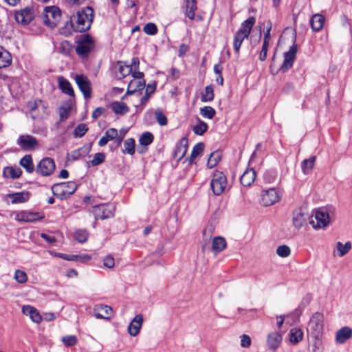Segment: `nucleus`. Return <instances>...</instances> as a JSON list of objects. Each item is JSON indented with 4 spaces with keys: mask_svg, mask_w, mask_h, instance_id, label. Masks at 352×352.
<instances>
[{
    "mask_svg": "<svg viewBox=\"0 0 352 352\" xmlns=\"http://www.w3.org/2000/svg\"><path fill=\"white\" fill-rule=\"evenodd\" d=\"M334 214L335 208L331 206L316 208L310 215L309 223L315 230L324 229L329 225Z\"/></svg>",
    "mask_w": 352,
    "mask_h": 352,
    "instance_id": "nucleus-1",
    "label": "nucleus"
},
{
    "mask_svg": "<svg viewBox=\"0 0 352 352\" xmlns=\"http://www.w3.org/2000/svg\"><path fill=\"white\" fill-rule=\"evenodd\" d=\"M93 19V9L91 7H87L72 16L71 19L72 25L76 31L85 32L90 28Z\"/></svg>",
    "mask_w": 352,
    "mask_h": 352,
    "instance_id": "nucleus-2",
    "label": "nucleus"
},
{
    "mask_svg": "<svg viewBox=\"0 0 352 352\" xmlns=\"http://www.w3.org/2000/svg\"><path fill=\"white\" fill-rule=\"evenodd\" d=\"M255 23V18L250 16L244 21L233 38V48L239 54L240 47L244 39L248 38L251 30Z\"/></svg>",
    "mask_w": 352,
    "mask_h": 352,
    "instance_id": "nucleus-3",
    "label": "nucleus"
},
{
    "mask_svg": "<svg viewBox=\"0 0 352 352\" xmlns=\"http://www.w3.org/2000/svg\"><path fill=\"white\" fill-rule=\"evenodd\" d=\"M77 189L74 182H63L52 186V190L56 198H67L70 197Z\"/></svg>",
    "mask_w": 352,
    "mask_h": 352,
    "instance_id": "nucleus-4",
    "label": "nucleus"
},
{
    "mask_svg": "<svg viewBox=\"0 0 352 352\" xmlns=\"http://www.w3.org/2000/svg\"><path fill=\"white\" fill-rule=\"evenodd\" d=\"M210 186L214 195L220 196L227 189L228 182L226 175L221 172H215L212 175Z\"/></svg>",
    "mask_w": 352,
    "mask_h": 352,
    "instance_id": "nucleus-5",
    "label": "nucleus"
},
{
    "mask_svg": "<svg viewBox=\"0 0 352 352\" xmlns=\"http://www.w3.org/2000/svg\"><path fill=\"white\" fill-rule=\"evenodd\" d=\"M310 214L305 206L298 207L292 213V225L296 229L305 226L309 221Z\"/></svg>",
    "mask_w": 352,
    "mask_h": 352,
    "instance_id": "nucleus-6",
    "label": "nucleus"
},
{
    "mask_svg": "<svg viewBox=\"0 0 352 352\" xmlns=\"http://www.w3.org/2000/svg\"><path fill=\"white\" fill-rule=\"evenodd\" d=\"M60 19V10L56 6L45 7L43 13V21L49 27H54Z\"/></svg>",
    "mask_w": 352,
    "mask_h": 352,
    "instance_id": "nucleus-7",
    "label": "nucleus"
},
{
    "mask_svg": "<svg viewBox=\"0 0 352 352\" xmlns=\"http://www.w3.org/2000/svg\"><path fill=\"white\" fill-rule=\"evenodd\" d=\"M94 48L92 38L88 36H83L77 43L76 52L81 58H85Z\"/></svg>",
    "mask_w": 352,
    "mask_h": 352,
    "instance_id": "nucleus-8",
    "label": "nucleus"
},
{
    "mask_svg": "<svg viewBox=\"0 0 352 352\" xmlns=\"http://www.w3.org/2000/svg\"><path fill=\"white\" fill-rule=\"evenodd\" d=\"M295 40L296 37H294V43L289 50L284 53V60L280 67V70L282 72H287L293 66L297 52V45L295 44Z\"/></svg>",
    "mask_w": 352,
    "mask_h": 352,
    "instance_id": "nucleus-9",
    "label": "nucleus"
},
{
    "mask_svg": "<svg viewBox=\"0 0 352 352\" xmlns=\"http://www.w3.org/2000/svg\"><path fill=\"white\" fill-rule=\"evenodd\" d=\"M43 212H31L28 210L18 211L15 212V220L23 222H34L44 219Z\"/></svg>",
    "mask_w": 352,
    "mask_h": 352,
    "instance_id": "nucleus-10",
    "label": "nucleus"
},
{
    "mask_svg": "<svg viewBox=\"0 0 352 352\" xmlns=\"http://www.w3.org/2000/svg\"><path fill=\"white\" fill-rule=\"evenodd\" d=\"M115 209V206L111 204H100L94 208L93 212L96 219H104L112 217Z\"/></svg>",
    "mask_w": 352,
    "mask_h": 352,
    "instance_id": "nucleus-11",
    "label": "nucleus"
},
{
    "mask_svg": "<svg viewBox=\"0 0 352 352\" xmlns=\"http://www.w3.org/2000/svg\"><path fill=\"white\" fill-rule=\"evenodd\" d=\"M55 169L54 161L50 157L43 158L36 166L37 173L43 176L51 175Z\"/></svg>",
    "mask_w": 352,
    "mask_h": 352,
    "instance_id": "nucleus-12",
    "label": "nucleus"
},
{
    "mask_svg": "<svg viewBox=\"0 0 352 352\" xmlns=\"http://www.w3.org/2000/svg\"><path fill=\"white\" fill-rule=\"evenodd\" d=\"M17 144L25 151H32L38 146L36 138L30 135H21L16 141Z\"/></svg>",
    "mask_w": 352,
    "mask_h": 352,
    "instance_id": "nucleus-13",
    "label": "nucleus"
},
{
    "mask_svg": "<svg viewBox=\"0 0 352 352\" xmlns=\"http://www.w3.org/2000/svg\"><path fill=\"white\" fill-rule=\"evenodd\" d=\"M75 81L85 98H90L91 96V82L87 77L84 75H76Z\"/></svg>",
    "mask_w": 352,
    "mask_h": 352,
    "instance_id": "nucleus-14",
    "label": "nucleus"
},
{
    "mask_svg": "<svg viewBox=\"0 0 352 352\" xmlns=\"http://www.w3.org/2000/svg\"><path fill=\"white\" fill-rule=\"evenodd\" d=\"M323 315L320 313H315L309 322V328L316 336L320 333L323 329Z\"/></svg>",
    "mask_w": 352,
    "mask_h": 352,
    "instance_id": "nucleus-15",
    "label": "nucleus"
},
{
    "mask_svg": "<svg viewBox=\"0 0 352 352\" xmlns=\"http://www.w3.org/2000/svg\"><path fill=\"white\" fill-rule=\"evenodd\" d=\"M34 11L30 8H25L15 14V20L18 23L26 25L34 18Z\"/></svg>",
    "mask_w": 352,
    "mask_h": 352,
    "instance_id": "nucleus-16",
    "label": "nucleus"
},
{
    "mask_svg": "<svg viewBox=\"0 0 352 352\" xmlns=\"http://www.w3.org/2000/svg\"><path fill=\"white\" fill-rule=\"evenodd\" d=\"M112 314V308L107 305H98L94 308V315L98 319L110 320Z\"/></svg>",
    "mask_w": 352,
    "mask_h": 352,
    "instance_id": "nucleus-17",
    "label": "nucleus"
},
{
    "mask_svg": "<svg viewBox=\"0 0 352 352\" xmlns=\"http://www.w3.org/2000/svg\"><path fill=\"white\" fill-rule=\"evenodd\" d=\"M143 323L142 314L136 315L128 327V333L131 336H136L139 334Z\"/></svg>",
    "mask_w": 352,
    "mask_h": 352,
    "instance_id": "nucleus-18",
    "label": "nucleus"
},
{
    "mask_svg": "<svg viewBox=\"0 0 352 352\" xmlns=\"http://www.w3.org/2000/svg\"><path fill=\"white\" fill-rule=\"evenodd\" d=\"M22 313L29 316L31 320L36 324H39L42 321L43 318L38 311L31 305H23L22 307Z\"/></svg>",
    "mask_w": 352,
    "mask_h": 352,
    "instance_id": "nucleus-19",
    "label": "nucleus"
},
{
    "mask_svg": "<svg viewBox=\"0 0 352 352\" xmlns=\"http://www.w3.org/2000/svg\"><path fill=\"white\" fill-rule=\"evenodd\" d=\"M188 140L186 138H183L176 145L173 155L177 161L181 160L186 155L188 151Z\"/></svg>",
    "mask_w": 352,
    "mask_h": 352,
    "instance_id": "nucleus-20",
    "label": "nucleus"
},
{
    "mask_svg": "<svg viewBox=\"0 0 352 352\" xmlns=\"http://www.w3.org/2000/svg\"><path fill=\"white\" fill-rule=\"evenodd\" d=\"M111 140H114L118 144V130L115 128H109L106 131L104 135L100 139L98 145L104 146Z\"/></svg>",
    "mask_w": 352,
    "mask_h": 352,
    "instance_id": "nucleus-21",
    "label": "nucleus"
},
{
    "mask_svg": "<svg viewBox=\"0 0 352 352\" xmlns=\"http://www.w3.org/2000/svg\"><path fill=\"white\" fill-rule=\"evenodd\" d=\"M226 246L227 243L224 237L216 236L212 241L211 251L216 254L223 251Z\"/></svg>",
    "mask_w": 352,
    "mask_h": 352,
    "instance_id": "nucleus-22",
    "label": "nucleus"
},
{
    "mask_svg": "<svg viewBox=\"0 0 352 352\" xmlns=\"http://www.w3.org/2000/svg\"><path fill=\"white\" fill-rule=\"evenodd\" d=\"M184 8L185 10V16L190 20L195 19V11L197 10L196 0H184Z\"/></svg>",
    "mask_w": 352,
    "mask_h": 352,
    "instance_id": "nucleus-23",
    "label": "nucleus"
},
{
    "mask_svg": "<svg viewBox=\"0 0 352 352\" xmlns=\"http://www.w3.org/2000/svg\"><path fill=\"white\" fill-rule=\"evenodd\" d=\"M352 336V329L344 327L339 329L336 336V340L338 343L343 344Z\"/></svg>",
    "mask_w": 352,
    "mask_h": 352,
    "instance_id": "nucleus-24",
    "label": "nucleus"
},
{
    "mask_svg": "<svg viewBox=\"0 0 352 352\" xmlns=\"http://www.w3.org/2000/svg\"><path fill=\"white\" fill-rule=\"evenodd\" d=\"M282 341V336L277 332H272L267 336V345L272 350L276 349Z\"/></svg>",
    "mask_w": 352,
    "mask_h": 352,
    "instance_id": "nucleus-25",
    "label": "nucleus"
},
{
    "mask_svg": "<svg viewBox=\"0 0 352 352\" xmlns=\"http://www.w3.org/2000/svg\"><path fill=\"white\" fill-rule=\"evenodd\" d=\"M256 179V173L253 168L246 170L241 176V183L244 186H250Z\"/></svg>",
    "mask_w": 352,
    "mask_h": 352,
    "instance_id": "nucleus-26",
    "label": "nucleus"
},
{
    "mask_svg": "<svg viewBox=\"0 0 352 352\" xmlns=\"http://www.w3.org/2000/svg\"><path fill=\"white\" fill-rule=\"evenodd\" d=\"M325 18L320 14H316L313 15L310 20V25L312 30L315 32H318L322 30Z\"/></svg>",
    "mask_w": 352,
    "mask_h": 352,
    "instance_id": "nucleus-27",
    "label": "nucleus"
},
{
    "mask_svg": "<svg viewBox=\"0 0 352 352\" xmlns=\"http://www.w3.org/2000/svg\"><path fill=\"white\" fill-rule=\"evenodd\" d=\"M145 87V80L132 79L128 84L127 93L133 94L138 91L142 90Z\"/></svg>",
    "mask_w": 352,
    "mask_h": 352,
    "instance_id": "nucleus-28",
    "label": "nucleus"
},
{
    "mask_svg": "<svg viewBox=\"0 0 352 352\" xmlns=\"http://www.w3.org/2000/svg\"><path fill=\"white\" fill-rule=\"evenodd\" d=\"M22 173L21 168L18 166H7L3 170V175L6 178L17 179Z\"/></svg>",
    "mask_w": 352,
    "mask_h": 352,
    "instance_id": "nucleus-29",
    "label": "nucleus"
},
{
    "mask_svg": "<svg viewBox=\"0 0 352 352\" xmlns=\"http://www.w3.org/2000/svg\"><path fill=\"white\" fill-rule=\"evenodd\" d=\"M11 63V54L3 47H0V69L9 67Z\"/></svg>",
    "mask_w": 352,
    "mask_h": 352,
    "instance_id": "nucleus-30",
    "label": "nucleus"
},
{
    "mask_svg": "<svg viewBox=\"0 0 352 352\" xmlns=\"http://www.w3.org/2000/svg\"><path fill=\"white\" fill-rule=\"evenodd\" d=\"M110 108L116 113L124 115L129 111L127 105L122 101L113 102L110 104Z\"/></svg>",
    "mask_w": 352,
    "mask_h": 352,
    "instance_id": "nucleus-31",
    "label": "nucleus"
},
{
    "mask_svg": "<svg viewBox=\"0 0 352 352\" xmlns=\"http://www.w3.org/2000/svg\"><path fill=\"white\" fill-rule=\"evenodd\" d=\"M261 196L263 197H268L271 198H281L283 196V192L282 189L278 187L270 188L263 190Z\"/></svg>",
    "mask_w": 352,
    "mask_h": 352,
    "instance_id": "nucleus-32",
    "label": "nucleus"
},
{
    "mask_svg": "<svg viewBox=\"0 0 352 352\" xmlns=\"http://www.w3.org/2000/svg\"><path fill=\"white\" fill-rule=\"evenodd\" d=\"M58 85L63 93L70 96H74V91L70 82L63 77L58 78Z\"/></svg>",
    "mask_w": 352,
    "mask_h": 352,
    "instance_id": "nucleus-33",
    "label": "nucleus"
},
{
    "mask_svg": "<svg viewBox=\"0 0 352 352\" xmlns=\"http://www.w3.org/2000/svg\"><path fill=\"white\" fill-rule=\"evenodd\" d=\"M336 248L338 252V255L340 257H342L350 251L352 248V244L350 241H347L344 244L340 241H338L336 243Z\"/></svg>",
    "mask_w": 352,
    "mask_h": 352,
    "instance_id": "nucleus-34",
    "label": "nucleus"
},
{
    "mask_svg": "<svg viewBox=\"0 0 352 352\" xmlns=\"http://www.w3.org/2000/svg\"><path fill=\"white\" fill-rule=\"evenodd\" d=\"M20 165L23 166L28 173H32L34 170L31 155H26L20 160Z\"/></svg>",
    "mask_w": 352,
    "mask_h": 352,
    "instance_id": "nucleus-35",
    "label": "nucleus"
},
{
    "mask_svg": "<svg viewBox=\"0 0 352 352\" xmlns=\"http://www.w3.org/2000/svg\"><path fill=\"white\" fill-rule=\"evenodd\" d=\"M316 156H312L309 159H305L302 161L301 168L305 175L309 174L314 166Z\"/></svg>",
    "mask_w": 352,
    "mask_h": 352,
    "instance_id": "nucleus-36",
    "label": "nucleus"
},
{
    "mask_svg": "<svg viewBox=\"0 0 352 352\" xmlns=\"http://www.w3.org/2000/svg\"><path fill=\"white\" fill-rule=\"evenodd\" d=\"M303 337V333L301 329L292 328L289 331V340L292 344L298 343Z\"/></svg>",
    "mask_w": 352,
    "mask_h": 352,
    "instance_id": "nucleus-37",
    "label": "nucleus"
},
{
    "mask_svg": "<svg viewBox=\"0 0 352 352\" xmlns=\"http://www.w3.org/2000/svg\"><path fill=\"white\" fill-rule=\"evenodd\" d=\"M214 99V90L212 85L206 86L201 96V100L204 102H210Z\"/></svg>",
    "mask_w": 352,
    "mask_h": 352,
    "instance_id": "nucleus-38",
    "label": "nucleus"
},
{
    "mask_svg": "<svg viewBox=\"0 0 352 352\" xmlns=\"http://www.w3.org/2000/svg\"><path fill=\"white\" fill-rule=\"evenodd\" d=\"M207 124L198 118L197 120V124L193 126L192 131L196 135H202L207 131Z\"/></svg>",
    "mask_w": 352,
    "mask_h": 352,
    "instance_id": "nucleus-39",
    "label": "nucleus"
},
{
    "mask_svg": "<svg viewBox=\"0 0 352 352\" xmlns=\"http://www.w3.org/2000/svg\"><path fill=\"white\" fill-rule=\"evenodd\" d=\"M132 73V68L131 66L124 65H120L116 72V76L118 78H124Z\"/></svg>",
    "mask_w": 352,
    "mask_h": 352,
    "instance_id": "nucleus-40",
    "label": "nucleus"
},
{
    "mask_svg": "<svg viewBox=\"0 0 352 352\" xmlns=\"http://www.w3.org/2000/svg\"><path fill=\"white\" fill-rule=\"evenodd\" d=\"M204 144L202 142L196 144L192 150L191 155L188 160L189 163H193L195 159L204 151Z\"/></svg>",
    "mask_w": 352,
    "mask_h": 352,
    "instance_id": "nucleus-41",
    "label": "nucleus"
},
{
    "mask_svg": "<svg viewBox=\"0 0 352 352\" xmlns=\"http://www.w3.org/2000/svg\"><path fill=\"white\" fill-rule=\"evenodd\" d=\"M221 160V155L219 152H213L210 154L207 166L209 168L214 167Z\"/></svg>",
    "mask_w": 352,
    "mask_h": 352,
    "instance_id": "nucleus-42",
    "label": "nucleus"
},
{
    "mask_svg": "<svg viewBox=\"0 0 352 352\" xmlns=\"http://www.w3.org/2000/svg\"><path fill=\"white\" fill-rule=\"evenodd\" d=\"M124 153H126L129 155H133L135 153V140L133 138H129L124 141Z\"/></svg>",
    "mask_w": 352,
    "mask_h": 352,
    "instance_id": "nucleus-43",
    "label": "nucleus"
},
{
    "mask_svg": "<svg viewBox=\"0 0 352 352\" xmlns=\"http://www.w3.org/2000/svg\"><path fill=\"white\" fill-rule=\"evenodd\" d=\"M276 253L281 258H286L290 255L291 248L287 245H281L277 247Z\"/></svg>",
    "mask_w": 352,
    "mask_h": 352,
    "instance_id": "nucleus-44",
    "label": "nucleus"
},
{
    "mask_svg": "<svg viewBox=\"0 0 352 352\" xmlns=\"http://www.w3.org/2000/svg\"><path fill=\"white\" fill-rule=\"evenodd\" d=\"M200 114L205 118L212 119L216 111L212 107L206 106L200 109Z\"/></svg>",
    "mask_w": 352,
    "mask_h": 352,
    "instance_id": "nucleus-45",
    "label": "nucleus"
},
{
    "mask_svg": "<svg viewBox=\"0 0 352 352\" xmlns=\"http://www.w3.org/2000/svg\"><path fill=\"white\" fill-rule=\"evenodd\" d=\"M89 234L85 230H77L74 232V238L80 243H85L88 239Z\"/></svg>",
    "mask_w": 352,
    "mask_h": 352,
    "instance_id": "nucleus-46",
    "label": "nucleus"
},
{
    "mask_svg": "<svg viewBox=\"0 0 352 352\" xmlns=\"http://www.w3.org/2000/svg\"><path fill=\"white\" fill-rule=\"evenodd\" d=\"M153 141V135L150 132L144 133L139 139V142L143 146H148Z\"/></svg>",
    "mask_w": 352,
    "mask_h": 352,
    "instance_id": "nucleus-47",
    "label": "nucleus"
},
{
    "mask_svg": "<svg viewBox=\"0 0 352 352\" xmlns=\"http://www.w3.org/2000/svg\"><path fill=\"white\" fill-rule=\"evenodd\" d=\"M71 109V106L68 104H65L60 107L59 116L61 121L65 120L69 117Z\"/></svg>",
    "mask_w": 352,
    "mask_h": 352,
    "instance_id": "nucleus-48",
    "label": "nucleus"
},
{
    "mask_svg": "<svg viewBox=\"0 0 352 352\" xmlns=\"http://www.w3.org/2000/svg\"><path fill=\"white\" fill-rule=\"evenodd\" d=\"M63 343L67 346H73L78 342V338L76 336H66L62 338Z\"/></svg>",
    "mask_w": 352,
    "mask_h": 352,
    "instance_id": "nucleus-49",
    "label": "nucleus"
},
{
    "mask_svg": "<svg viewBox=\"0 0 352 352\" xmlns=\"http://www.w3.org/2000/svg\"><path fill=\"white\" fill-rule=\"evenodd\" d=\"M87 131L88 127L87 125L85 124H80L75 128L74 135L76 138H81L86 133Z\"/></svg>",
    "mask_w": 352,
    "mask_h": 352,
    "instance_id": "nucleus-50",
    "label": "nucleus"
},
{
    "mask_svg": "<svg viewBox=\"0 0 352 352\" xmlns=\"http://www.w3.org/2000/svg\"><path fill=\"white\" fill-rule=\"evenodd\" d=\"M105 160V155L103 153H97L94 155L92 160L90 161L91 166H95L102 164Z\"/></svg>",
    "mask_w": 352,
    "mask_h": 352,
    "instance_id": "nucleus-51",
    "label": "nucleus"
},
{
    "mask_svg": "<svg viewBox=\"0 0 352 352\" xmlns=\"http://www.w3.org/2000/svg\"><path fill=\"white\" fill-rule=\"evenodd\" d=\"M14 279L19 283H25L28 280V276L25 272L17 270L14 272Z\"/></svg>",
    "mask_w": 352,
    "mask_h": 352,
    "instance_id": "nucleus-52",
    "label": "nucleus"
},
{
    "mask_svg": "<svg viewBox=\"0 0 352 352\" xmlns=\"http://www.w3.org/2000/svg\"><path fill=\"white\" fill-rule=\"evenodd\" d=\"M144 32L148 35H155L157 32V28L155 23H148L144 25Z\"/></svg>",
    "mask_w": 352,
    "mask_h": 352,
    "instance_id": "nucleus-53",
    "label": "nucleus"
},
{
    "mask_svg": "<svg viewBox=\"0 0 352 352\" xmlns=\"http://www.w3.org/2000/svg\"><path fill=\"white\" fill-rule=\"evenodd\" d=\"M269 45H270V43L263 41L262 49H261V51L259 54V60H260L263 61L266 59Z\"/></svg>",
    "mask_w": 352,
    "mask_h": 352,
    "instance_id": "nucleus-54",
    "label": "nucleus"
},
{
    "mask_svg": "<svg viewBox=\"0 0 352 352\" xmlns=\"http://www.w3.org/2000/svg\"><path fill=\"white\" fill-rule=\"evenodd\" d=\"M74 261L80 263H87L91 259V256L87 254H82L80 255L74 254Z\"/></svg>",
    "mask_w": 352,
    "mask_h": 352,
    "instance_id": "nucleus-55",
    "label": "nucleus"
},
{
    "mask_svg": "<svg viewBox=\"0 0 352 352\" xmlns=\"http://www.w3.org/2000/svg\"><path fill=\"white\" fill-rule=\"evenodd\" d=\"M103 265L107 268H112L115 265V261L113 256L110 255L106 256L103 259Z\"/></svg>",
    "mask_w": 352,
    "mask_h": 352,
    "instance_id": "nucleus-56",
    "label": "nucleus"
},
{
    "mask_svg": "<svg viewBox=\"0 0 352 352\" xmlns=\"http://www.w3.org/2000/svg\"><path fill=\"white\" fill-rule=\"evenodd\" d=\"M155 116L160 125L164 126L167 124V118L162 112L156 111Z\"/></svg>",
    "mask_w": 352,
    "mask_h": 352,
    "instance_id": "nucleus-57",
    "label": "nucleus"
},
{
    "mask_svg": "<svg viewBox=\"0 0 352 352\" xmlns=\"http://www.w3.org/2000/svg\"><path fill=\"white\" fill-rule=\"evenodd\" d=\"M251 345V338L249 336L243 334L241 336V346L248 348Z\"/></svg>",
    "mask_w": 352,
    "mask_h": 352,
    "instance_id": "nucleus-58",
    "label": "nucleus"
},
{
    "mask_svg": "<svg viewBox=\"0 0 352 352\" xmlns=\"http://www.w3.org/2000/svg\"><path fill=\"white\" fill-rule=\"evenodd\" d=\"M214 227L212 226H208L203 231V235L205 237V241H208L213 233Z\"/></svg>",
    "mask_w": 352,
    "mask_h": 352,
    "instance_id": "nucleus-59",
    "label": "nucleus"
},
{
    "mask_svg": "<svg viewBox=\"0 0 352 352\" xmlns=\"http://www.w3.org/2000/svg\"><path fill=\"white\" fill-rule=\"evenodd\" d=\"M128 130L124 128H122L120 131H118V144H121Z\"/></svg>",
    "mask_w": 352,
    "mask_h": 352,
    "instance_id": "nucleus-60",
    "label": "nucleus"
},
{
    "mask_svg": "<svg viewBox=\"0 0 352 352\" xmlns=\"http://www.w3.org/2000/svg\"><path fill=\"white\" fill-rule=\"evenodd\" d=\"M277 199H261L260 205L264 207H268L274 205L277 202Z\"/></svg>",
    "mask_w": 352,
    "mask_h": 352,
    "instance_id": "nucleus-61",
    "label": "nucleus"
},
{
    "mask_svg": "<svg viewBox=\"0 0 352 352\" xmlns=\"http://www.w3.org/2000/svg\"><path fill=\"white\" fill-rule=\"evenodd\" d=\"M104 112V109L102 107L96 108L92 113V118L96 119L102 116Z\"/></svg>",
    "mask_w": 352,
    "mask_h": 352,
    "instance_id": "nucleus-62",
    "label": "nucleus"
},
{
    "mask_svg": "<svg viewBox=\"0 0 352 352\" xmlns=\"http://www.w3.org/2000/svg\"><path fill=\"white\" fill-rule=\"evenodd\" d=\"M41 237L45 240L47 243L52 244L56 242V238L53 236H49L45 233L41 234Z\"/></svg>",
    "mask_w": 352,
    "mask_h": 352,
    "instance_id": "nucleus-63",
    "label": "nucleus"
},
{
    "mask_svg": "<svg viewBox=\"0 0 352 352\" xmlns=\"http://www.w3.org/2000/svg\"><path fill=\"white\" fill-rule=\"evenodd\" d=\"M156 89V85L155 83L151 85H148L146 87L145 94H148V96H151L152 94H153Z\"/></svg>",
    "mask_w": 352,
    "mask_h": 352,
    "instance_id": "nucleus-64",
    "label": "nucleus"
}]
</instances>
